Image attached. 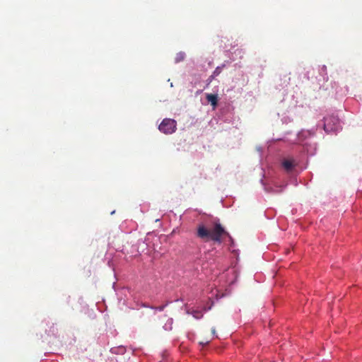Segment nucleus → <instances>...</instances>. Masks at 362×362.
<instances>
[{
	"mask_svg": "<svg viewBox=\"0 0 362 362\" xmlns=\"http://www.w3.org/2000/svg\"><path fill=\"white\" fill-rule=\"evenodd\" d=\"M176 126L175 120L166 118L160 124L158 129L161 132L165 134H170L175 132L177 129Z\"/></svg>",
	"mask_w": 362,
	"mask_h": 362,
	"instance_id": "nucleus-2",
	"label": "nucleus"
},
{
	"mask_svg": "<svg viewBox=\"0 0 362 362\" xmlns=\"http://www.w3.org/2000/svg\"><path fill=\"white\" fill-rule=\"evenodd\" d=\"M165 307V305H160L159 307H157L156 309L159 311H163Z\"/></svg>",
	"mask_w": 362,
	"mask_h": 362,
	"instance_id": "nucleus-10",
	"label": "nucleus"
},
{
	"mask_svg": "<svg viewBox=\"0 0 362 362\" xmlns=\"http://www.w3.org/2000/svg\"><path fill=\"white\" fill-rule=\"evenodd\" d=\"M211 332H212L213 334H216V329H215V328H212L211 329Z\"/></svg>",
	"mask_w": 362,
	"mask_h": 362,
	"instance_id": "nucleus-11",
	"label": "nucleus"
},
{
	"mask_svg": "<svg viewBox=\"0 0 362 362\" xmlns=\"http://www.w3.org/2000/svg\"><path fill=\"white\" fill-rule=\"evenodd\" d=\"M172 325H173V319L169 318L168 320L167 323L163 326V328L165 329V330L170 331L173 328Z\"/></svg>",
	"mask_w": 362,
	"mask_h": 362,
	"instance_id": "nucleus-7",
	"label": "nucleus"
},
{
	"mask_svg": "<svg viewBox=\"0 0 362 362\" xmlns=\"http://www.w3.org/2000/svg\"><path fill=\"white\" fill-rule=\"evenodd\" d=\"M193 317L196 319H200L203 317V313H202V311H199V310H194L192 313Z\"/></svg>",
	"mask_w": 362,
	"mask_h": 362,
	"instance_id": "nucleus-8",
	"label": "nucleus"
},
{
	"mask_svg": "<svg viewBox=\"0 0 362 362\" xmlns=\"http://www.w3.org/2000/svg\"><path fill=\"white\" fill-rule=\"evenodd\" d=\"M185 57V54L184 52H179L176 54V57L175 58V62L176 63L180 62L184 60Z\"/></svg>",
	"mask_w": 362,
	"mask_h": 362,
	"instance_id": "nucleus-6",
	"label": "nucleus"
},
{
	"mask_svg": "<svg viewBox=\"0 0 362 362\" xmlns=\"http://www.w3.org/2000/svg\"><path fill=\"white\" fill-rule=\"evenodd\" d=\"M282 165L286 170L291 171L296 165V163L293 159H286L283 161Z\"/></svg>",
	"mask_w": 362,
	"mask_h": 362,
	"instance_id": "nucleus-4",
	"label": "nucleus"
},
{
	"mask_svg": "<svg viewBox=\"0 0 362 362\" xmlns=\"http://www.w3.org/2000/svg\"><path fill=\"white\" fill-rule=\"evenodd\" d=\"M228 235V233L219 223H214L213 227L210 228L204 224H199L197 230V236L205 242L212 240L221 243L223 237Z\"/></svg>",
	"mask_w": 362,
	"mask_h": 362,
	"instance_id": "nucleus-1",
	"label": "nucleus"
},
{
	"mask_svg": "<svg viewBox=\"0 0 362 362\" xmlns=\"http://www.w3.org/2000/svg\"><path fill=\"white\" fill-rule=\"evenodd\" d=\"M209 341H210L209 340L202 341H200V342H199V344H200L201 345H203V346H204V345H206V344H208L209 343Z\"/></svg>",
	"mask_w": 362,
	"mask_h": 362,
	"instance_id": "nucleus-9",
	"label": "nucleus"
},
{
	"mask_svg": "<svg viewBox=\"0 0 362 362\" xmlns=\"http://www.w3.org/2000/svg\"><path fill=\"white\" fill-rule=\"evenodd\" d=\"M333 122L335 124L338 122V119L334 116H330L324 118V129L326 132L332 131L334 127L330 126V122Z\"/></svg>",
	"mask_w": 362,
	"mask_h": 362,
	"instance_id": "nucleus-3",
	"label": "nucleus"
},
{
	"mask_svg": "<svg viewBox=\"0 0 362 362\" xmlns=\"http://www.w3.org/2000/svg\"><path fill=\"white\" fill-rule=\"evenodd\" d=\"M206 100L215 108L218 103V96L215 94H207Z\"/></svg>",
	"mask_w": 362,
	"mask_h": 362,
	"instance_id": "nucleus-5",
	"label": "nucleus"
}]
</instances>
